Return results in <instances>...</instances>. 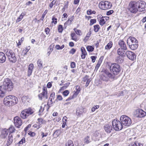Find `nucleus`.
I'll use <instances>...</instances> for the list:
<instances>
[{"label": "nucleus", "mask_w": 146, "mask_h": 146, "mask_svg": "<svg viewBox=\"0 0 146 146\" xmlns=\"http://www.w3.org/2000/svg\"><path fill=\"white\" fill-rule=\"evenodd\" d=\"M57 19L54 17H53L52 19V23H54V24H56L57 23Z\"/></svg>", "instance_id": "obj_50"}, {"label": "nucleus", "mask_w": 146, "mask_h": 146, "mask_svg": "<svg viewBox=\"0 0 146 146\" xmlns=\"http://www.w3.org/2000/svg\"><path fill=\"white\" fill-rule=\"evenodd\" d=\"M115 59L116 62L118 63H121L123 61V60L122 59L123 56H124L125 55H119Z\"/></svg>", "instance_id": "obj_19"}, {"label": "nucleus", "mask_w": 146, "mask_h": 146, "mask_svg": "<svg viewBox=\"0 0 146 146\" xmlns=\"http://www.w3.org/2000/svg\"><path fill=\"white\" fill-rule=\"evenodd\" d=\"M6 55L7 56L9 61L11 62L15 63L17 60L15 54L13 50L11 49H7L6 52Z\"/></svg>", "instance_id": "obj_6"}, {"label": "nucleus", "mask_w": 146, "mask_h": 146, "mask_svg": "<svg viewBox=\"0 0 146 146\" xmlns=\"http://www.w3.org/2000/svg\"><path fill=\"white\" fill-rule=\"evenodd\" d=\"M13 88L11 81L9 78L5 79L3 85L0 86V96L1 98L4 97L7 92L11 91Z\"/></svg>", "instance_id": "obj_1"}, {"label": "nucleus", "mask_w": 146, "mask_h": 146, "mask_svg": "<svg viewBox=\"0 0 146 146\" xmlns=\"http://www.w3.org/2000/svg\"><path fill=\"white\" fill-rule=\"evenodd\" d=\"M102 63V61L100 60H98L97 62V64H96L95 67V70H96V71L100 67Z\"/></svg>", "instance_id": "obj_37"}, {"label": "nucleus", "mask_w": 146, "mask_h": 146, "mask_svg": "<svg viewBox=\"0 0 146 146\" xmlns=\"http://www.w3.org/2000/svg\"><path fill=\"white\" fill-rule=\"evenodd\" d=\"M127 44L130 48L133 50L136 49L138 47V41L134 37L129 36L127 39Z\"/></svg>", "instance_id": "obj_3"}, {"label": "nucleus", "mask_w": 146, "mask_h": 146, "mask_svg": "<svg viewBox=\"0 0 146 146\" xmlns=\"http://www.w3.org/2000/svg\"><path fill=\"white\" fill-rule=\"evenodd\" d=\"M111 72L113 75H116L120 72L121 68L120 65L117 63H113L108 65Z\"/></svg>", "instance_id": "obj_4"}, {"label": "nucleus", "mask_w": 146, "mask_h": 146, "mask_svg": "<svg viewBox=\"0 0 146 146\" xmlns=\"http://www.w3.org/2000/svg\"><path fill=\"white\" fill-rule=\"evenodd\" d=\"M25 138L23 137L22 138L21 140L17 143V145H18V146H19V145H22L24 143H25Z\"/></svg>", "instance_id": "obj_35"}, {"label": "nucleus", "mask_w": 146, "mask_h": 146, "mask_svg": "<svg viewBox=\"0 0 146 146\" xmlns=\"http://www.w3.org/2000/svg\"><path fill=\"white\" fill-rule=\"evenodd\" d=\"M70 82H68L66 83L65 84L64 86H62L61 88V90H64L66 89L70 85Z\"/></svg>", "instance_id": "obj_43"}, {"label": "nucleus", "mask_w": 146, "mask_h": 146, "mask_svg": "<svg viewBox=\"0 0 146 146\" xmlns=\"http://www.w3.org/2000/svg\"><path fill=\"white\" fill-rule=\"evenodd\" d=\"M136 116L137 117L142 118L146 115V112L141 109H137L136 111Z\"/></svg>", "instance_id": "obj_12"}, {"label": "nucleus", "mask_w": 146, "mask_h": 146, "mask_svg": "<svg viewBox=\"0 0 146 146\" xmlns=\"http://www.w3.org/2000/svg\"><path fill=\"white\" fill-rule=\"evenodd\" d=\"M76 51V50L74 48L70 50L69 51V53L70 54H73L75 53Z\"/></svg>", "instance_id": "obj_52"}, {"label": "nucleus", "mask_w": 146, "mask_h": 146, "mask_svg": "<svg viewBox=\"0 0 146 146\" xmlns=\"http://www.w3.org/2000/svg\"><path fill=\"white\" fill-rule=\"evenodd\" d=\"M66 146H74L73 142L71 140H69L66 143Z\"/></svg>", "instance_id": "obj_34"}, {"label": "nucleus", "mask_w": 146, "mask_h": 146, "mask_svg": "<svg viewBox=\"0 0 146 146\" xmlns=\"http://www.w3.org/2000/svg\"><path fill=\"white\" fill-rule=\"evenodd\" d=\"M97 58V56H92L91 57V58L92 59V62L93 63L94 62Z\"/></svg>", "instance_id": "obj_51"}, {"label": "nucleus", "mask_w": 146, "mask_h": 146, "mask_svg": "<svg viewBox=\"0 0 146 146\" xmlns=\"http://www.w3.org/2000/svg\"><path fill=\"white\" fill-rule=\"evenodd\" d=\"M99 107V106L98 105H96L92 108V111L94 112Z\"/></svg>", "instance_id": "obj_53"}, {"label": "nucleus", "mask_w": 146, "mask_h": 146, "mask_svg": "<svg viewBox=\"0 0 146 146\" xmlns=\"http://www.w3.org/2000/svg\"><path fill=\"white\" fill-rule=\"evenodd\" d=\"M91 81L90 78H88L86 81L85 86L86 87L88 86Z\"/></svg>", "instance_id": "obj_59"}, {"label": "nucleus", "mask_w": 146, "mask_h": 146, "mask_svg": "<svg viewBox=\"0 0 146 146\" xmlns=\"http://www.w3.org/2000/svg\"><path fill=\"white\" fill-rule=\"evenodd\" d=\"M106 21H105L104 19H101L99 21V24H100L103 26L104 24L105 23Z\"/></svg>", "instance_id": "obj_42"}, {"label": "nucleus", "mask_w": 146, "mask_h": 146, "mask_svg": "<svg viewBox=\"0 0 146 146\" xmlns=\"http://www.w3.org/2000/svg\"><path fill=\"white\" fill-rule=\"evenodd\" d=\"M47 92L43 91L42 93L38 94V95L39 99L41 100H42V97L44 98V96L46 94H47Z\"/></svg>", "instance_id": "obj_27"}, {"label": "nucleus", "mask_w": 146, "mask_h": 146, "mask_svg": "<svg viewBox=\"0 0 146 146\" xmlns=\"http://www.w3.org/2000/svg\"><path fill=\"white\" fill-rule=\"evenodd\" d=\"M126 54L129 59L132 60H134L136 59V55L134 52L130 51H126Z\"/></svg>", "instance_id": "obj_13"}, {"label": "nucleus", "mask_w": 146, "mask_h": 146, "mask_svg": "<svg viewBox=\"0 0 146 146\" xmlns=\"http://www.w3.org/2000/svg\"><path fill=\"white\" fill-rule=\"evenodd\" d=\"M20 116L23 119H25L27 117L28 115H27V114L25 111V110L22 111L20 114Z\"/></svg>", "instance_id": "obj_25"}, {"label": "nucleus", "mask_w": 146, "mask_h": 146, "mask_svg": "<svg viewBox=\"0 0 146 146\" xmlns=\"http://www.w3.org/2000/svg\"><path fill=\"white\" fill-rule=\"evenodd\" d=\"M104 74H105L107 77H108L109 79H114L115 78V76L113 75V74L111 73V72H110L107 70H104Z\"/></svg>", "instance_id": "obj_16"}, {"label": "nucleus", "mask_w": 146, "mask_h": 146, "mask_svg": "<svg viewBox=\"0 0 146 146\" xmlns=\"http://www.w3.org/2000/svg\"><path fill=\"white\" fill-rule=\"evenodd\" d=\"M113 12V10H110L107 12L106 15L108 16L112 14Z\"/></svg>", "instance_id": "obj_56"}, {"label": "nucleus", "mask_w": 146, "mask_h": 146, "mask_svg": "<svg viewBox=\"0 0 146 146\" xmlns=\"http://www.w3.org/2000/svg\"><path fill=\"white\" fill-rule=\"evenodd\" d=\"M23 18V17H22V15H20L19 17L17 19L16 21V23L19 22Z\"/></svg>", "instance_id": "obj_57"}, {"label": "nucleus", "mask_w": 146, "mask_h": 146, "mask_svg": "<svg viewBox=\"0 0 146 146\" xmlns=\"http://www.w3.org/2000/svg\"><path fill=\"white\" fill-rule=\"evenodd\" d=\"M30 49V46H28L27 48H25V50H23V53H24V56H25L27 54V52H28Z\"/></svg>", "instance_id": "obj_36"}, {"label": "nucleus", "mask_w": 146, "mask_h": 146, "mask_svg": "<svg viewBox=\"0 0 146 146\" xmlns=\"http://www.w3.org/2000/svg\"><path fill=\"white\" fill-rule=\"evenodd\" d=\"M136 6H137V9L139 12H142L146 10V3L143 1L137 2Z\"/></svg>", "instance_id": "obj_9"}, {"label": "nucleus", "mask_w": 146, "mask_h": 146, "mask_svg": "<svg viewBox=\"0 0 146 146\" xmlns=\"http://www.w3.org/2000/svg\"><path fill=\"white\" fill-rule=\"evenodd\" d=\"M90 26H92L93 24H94V23H95L96 22V19H91L90 20Z\"/></svg>", "instance_id": "obj_45"}, {"label": "nucleus", "mask_w": 146, "mask_h": 146, "mask_svg": "<svg viewBox=\"0 0 146 146\" xmlns=\"http://www.w3.org/2000/svg\"><path fill=\"white\" fill-rule=\"evenodd\" d=\"M27 115L28 116L33 114L34 112L33 109H31V108H29L28 109L25 110Z\"/></svg>", "instance_id": "obj_24"}, {"label": "nucleus", "mask_w": 146, "mask_h": 146, "mask_svg": "<svg viewBox=\"0 0 146 146\" xmlns=\"http://www.w3.org/2000/svg\"><path fill=\"white\" fill-rule=\"evenodd\" d=\"M6 57L5 54L2 52H0V63H3L6 60Z\"/></svg>", "instance_id": "obj_17"}, {"label": "nucleus", "mask_w": 146, "mask_h": 146, "mask_svg": "<svg viewBox=\"0 0 146 146\" xmlns=\"http://www.w3.org/2000/svg\"><path fill=\"white\" fill-rule=\"evenodd\" d=\"M63 30L62 25H59L58 27V31L60 33L62 32Z\"/></svg>", "instance_id": "obj_41"}, {"label": "nucleus", "mask_w": 146, "mask_h": 146, "mask_svg": "<svg viewBox=\"0 0 146 146\" xmlns=\"http://www.w3.org/2000/svg\"><path fill=\"white\" fill-rule=\"evenodd\" d=\"M57 99L59 101H61L62 100V98L60 95H58L57 96Z\"/></svg>", "instance_id": "obj_64"}, {"label": "nucleus", "mask_w": 146, "mask_h": 146, "mask_svg": "<svg viewBox=\"0 0 146 146\" xmlns=\"http://www.w3.org/2000/svg\"><path fill=\"white\" fill-rule=\"evenodd\" d=\"M38 66L39 68H42V62L40 59H38L37 62Z\"/></svg>", "instance_id": "obj_40"}, {"label": "nucleus", "mask_w": 146, "mask_h": 146, "mask_svg": "<svg viewBox=\"0 0 146 146\" xmlns=\"http://www.w3.org/2000/svg\"><path fill=\"white\" fill-rule=\"evenodd\" d=\"M38 122L39 123V124L40 125L41 124H42L43 121V119L41 118H39L38 119Z\"/></svg>", "instance_id": "obj_61"}, {"label": "nucleus", "mask_w": 146, "mask_h": 146, "mask_svg": "<svg viewBox=\"0 0 146 146\" xmlns=\"http://www.w3.org/2000/svg\"><path fill=\"white\" fill-rule=\"evenodd\" d=\"M69 94V91L67 90H66L64 91L62 93V94L64 96H67Z\"/></svg>", "instance_id": "obj_49"}, {"label": "nucleus", "mask_w": 146, "mask_h": 146, "mask_svg": "<svg viewBox=\"0 0 146 146\" xmlns=\"http://www.w3.org/2000/svg\"><path fill=\"white\" fill-rule=\"evenodd\" d=\"M101 9L104 10H106L111 8L112 7L111 4L108 1H102L100 3Z\"/></svg>", "instance_id": "obj_11"}, {"label": "nucleus", "mask_w": 146, "mask_h": 146, "mask_svg": "<svg viewBox=\"0 0 146 146\" xmlns=\"http://www.w3.org/2000/svg\"><path fill=\"white\" fill-rule=\"evenodd\" d=\"M33 70H28L27 76H30L32 74Z\"/></svg>", "instance_id": "obj_63"}, {"label": "nucleus", "mask_w": 146, "mask_h": 146, "mask_svg": "<svg viewBox=\"0 0 146 146\" xmlns=\"http://www.w3.org/2000/svg\"><path fill=\"white\" fill-rule=\"evenodd\" d=\"M13 137L11 133H9V135L8 139L7 141V144L8 145H10L13 142Z\"/></svg>", "instance_id": "obj_20"}, {"label": "nucleus", "mask_w": 146, "mask_h": 146, "mask_svg": "<svg viewBox=\"0 0 146 146\" xmlns=\"http://www.w3.org/2000/svg\"><path fill=\"white\" fill-rule=\"evenodd\" d=\"M81 50L82 52V54L81 55L82 58L84 59L85 58L86 55H87V52L84 47H82L81 48Z\"/></svg>", "instance_id": "obj_21"}, {"label": "nucleus", "mask_w": 146, "mask_h": 146, "mask_svg": "<svg viewBox=\"0 0 146 146\" xmlns=\"http://www.w3.org/2000/svg\"><path fill=\"white\" fill-rule=\"evenodd\" d=\"M45 33H46V34L47 35L50 34V29L48 27L46 28L45 29Z\"/></svg>", "instance_id": "obj_54"}, {"label": "nucleus", "mask_w": 146, "mask_h": 146, "mask_svg": "<svg viewBox=\"0 0 146 146\" xmlns=\"http://www.w3.org/2000/svg\"><path fill=\"white\" fill-rule=\"evenodd\" d=\"M8 133L5 129L3 130L1 132V134L0 135V137L1 138L5 139L7 136Z\"/></svg>", "instance_id": "obj_23"}, {"label": "nucleus", "mask_w": 146, "mask_h": 146, "mask_svg": "<svg viewBox=\"0 0 146 146\" xmlns=\"http://www.w3.org/2000/svg\"><path fill=\"white\" fill-rule=\"evenodd\" d=\"M90 136H87L86 137H85L84 139V142L86 143L87 144L88 143H90Z\"/></svg>", "instance_id": "obj_39"}, {"label": "nucleus", "mask_w": 146, "mask_h": 146, "mask_svg": "<svg viewBox=\"0 0 146 146\" xmlns=\"http://www.w3.org/2000/svg\"><path fill=\"white\" fill-rule=\"evenodd\" d=\"M34 67L33 64H31L29 66L28 70H33Z\"/></svg>", "instance_id": "obj_48"}, {"label": "nucleus", "mask_w": 146, "mask_h": 146, "mask_svg": "<svg viewBox=\"0 0 146 146\" xmlns=\"http://www.w3.org/2000/svg\"><path fill=\"white\" fill-rule=\"evenodd\" d=\"M112 45L113 43L112 41H110L106 46L105 49L106 50L110 49L112 47Z\"/></svg>", "instance_id": "obj_30"}, {"label": "nucleus", "mask_w": 146, "mask_h": 146, "mask_svg": "<svg viewBox=\"0 0 146 146\" xmlns=\"http://www.w3.org/2000/svg\"><path fill=\"white\" fill-rule=\"evenodd\" d=\"M56 1H55V0H54L49 4V6L50 8L52 7L53 5L55 4Z\"/></svg>", "instance_id": "obj_46"}, {"label": "nucleus", "mask_w": 146, "mask_h": 146, "mask_svg": "<svg viewBox=\"0 0 146 146\" xmlns=\"http://www.w3.org/2000/svg\"><path fill=\"white\" fill-rule=\"evenodd\" d=\"M112 125L113 129L116 131H119L123 128V124L121 121L118 119H114L112 121Z\"/></svg>", "instance_id": "obj_7"}, {"label": "nucleus", "mask_w": 146, "mask_h": 146, "mask_svg": "<svg viewBox=\"0 0 146 146\" xmlns=\"http://www.w3.org/2000/svg\"><path fill=\"white\" fill-rule=\"evenodd\" d=\"M18 102L17 98L14 96L9 95L6 96L4 99L3 103L7 106H14Z\"/></svg>", "instance_id": "obj_2"}, {"label": "nucleus", "mask_w": 146, "mask_h": 146, "mask_svg": "<svg viewBox=\"0 0 146 146\" xmlns=\"http://www.w3.org/2000/svg\"><path fill=\"white\" fill-rule=\"evenodd\" d=\"M120 120L123 125L125 126H129L132 123L131 119L129 117L125 115H121L120 117Z\"/></svg>", "instance_id": "obj_8"}, {"label": "nucleus", "mask_w": 146, "mask_h": 146, "mask_svg": "<svg viewBox=\"0 0 146 146\" xmlns=\"http://www.w3.org/2000/svg\"><path fill=\"white\" fill-rule=\"evenodd\" d=\"M100 29V26L98 25H96L94 26V30L96 33L99 31Z\"/></svg>", "instance_id": "obj_32"}, {"label": "nucleus", "mask_w": 146, "mask_h": 146, "mask_svg": "<svg viewBox=\"0 0 146 146\" xmlns=\"http://www.w3.org/2000/svg\"><path fill=\"white\" fill-rule=\"evenodd\" d=\"M21 100L25 105H27L28 102L30 100V98L28 96H23L21 98Z\"/></svg>", "instance_id": "obj_15"}, {"label": "nucleus", "mask_w": 146, "mask_h": 146, "mask_svg": "<svg viewBox=\"0 0 146 146\" xmlns=\"http://www.w3.org/2000/svg\"><path fill=\"white\" fill-rule=\"evenodd\" d=\"M70 66L72 68H74L76 67V64L74 62H72L70 64Z\"/></svg>", "instance_id": "obj_55"}, {"label": "nucleus", "mask_w": 146, "mask_h": 146, "mask_svg": "<svg viewBox=\"0 0 146 146\" xmlns=\"http://www.w3.org/2000/svg\"><path fill=\"white\" fill-rule=\"evenodd\" d=\"M118 44L120 48L117 50L118 55H125L126 51L127 50L126 44L123 40H120L118 42Z\"/></svg>", "instance_id": "obj_5"}, {"label": "nucleus", "mask_w": 146, "mask_h": 146, "mask_svg": "<svg viewBox=\"0 0 146 146\" xmlns=\"http://www.w3.org/2000/svg\"><path fill=\"white\" fill-rule=\"evenodd\" d=\"M86 49L89 52H91L94 51V48L91 46H88L86 47Z\"/></svg>", "instance_id": "obj_33"}, {"label": "nucleus", "mask_w": 146, "mask_h": 146, "mask_svg": "<svg viewBox=\"0 0 146 146\" xmlns=\"http://www.w3.org/2000/svg\"><path fill=\"white\" fill-rule=\"evenodd\" d=\"M143 144L138 142H135L134 143H132L129 144L128 146H143Z\"/></svg>", "instance_id": "obj_29"}, {"label": "nucleus", "mask_w": 146, "mask_h": 146, "mask_svg": "<svg viewBox=\"0 0 146 146\" xmlns=\"http://www.w3.org/2000/svg\"><path fill=\"white\" fill-rule=\"evenodd\" d=\"M76 91L74 93V95H75V96H76L80 92L81 90V89L80 88V87L78 86H76Z\"/></svg>", "instance_id": "obj_31"}, {"label": "nucleus", "mask_w": 146, "mask_h": 146, "mask_svg": "<svg viewBox=\"0 0 146 146\" xmlns=\"http://www.w3.org/2000/svg\"><path fill=\"white\" fill-rule=\"evenodd\" d=\"M100 79L101 80L105 82L108 81L109 79L104 74L101 75Z\"/></svg>", "instance_id": "obj_28"}, {"label": "nucleus", "mask_w": 146, "mask_h": 146, "mask_svg": "<svg viewBox=\"0 0 146 146\" xmlns=\"http://www.w3.org/2000/svg\"><path fill=\"white\" fill-rule=\"evenodd\" d=\"M84 111V108L82 106H80V107L77 109L76 113L79 115H80Z\"/></svg>", "instance_id": "obj_22"}, {"label": "nucleus", "mask_w": 146, "mask_h": 146, "mask_svg": "<svg viewBox=\"0 0 146 146\" xmlns=\"http://www.w3.org/2000/svg\"><path fill=\"white\" fill-rule=\"evenodd\" d=\"M137 2H131L129 5V11L133 13H136L138 11L137 6H136Z\"/></svg>", "instance_id": "obj_10"}, {"label": "nucleus", "mask_w": 146, "mask_h": 146, "mask_svg": "<svg viewBox=\"0 0 146 146\" xmlns=\"http://www.w3.org/2000/svg\"><path fill=\"white\" fill-rule=\"evenodd\" d=\"M76 33L79 36H80L82 35L81 31L80 30L78 29V30H77V31L76 32Z\"/></svg>", "instance_id": "obj_62"}, {"label": "nucleus", "mask_w": 146, "mask_h": 146, "mask_svg": "<svg viewBox=\"0 0 146 146\" xmlns=\"http://www.w3.org/2000/svg\"><path fill=\"white\" fill-rule=\"evenodd\" d=\"M91 33H92L91 31V29H90L89 31V32L87 35L86 37H85V38H87V37L88 38H89L90 37V35H91Z\"/></svg>", "instance_id": "obj_60"}, {"label": "nucleus", "mask_w": 146, "mask_h": 146, "mask_svg": "<svg viewBox=\"0 0 146 146\" xmlns=\"http://www.w3.org/2000/svg\"><path fill=\"white\" fill-rule=\"evenodd\" d=\"M112 127L111 125L106 124L104 126V129L106 132L110 133L112 130Z\"/></svg>", "instance_id": "obj_18"}, {"label": "nucleus", "mask_w": 146, "mask_h": 146, "mask_svg": "<svg viewBox=\"0 0 146 146\" xmlns=\"http://www.w3.org/2000/svg\"><path fill=\"white\" fill-rule=\"evenodd\" d=\"M87 13L88 15H90L92 14H95L96 12L95 11H92L91 9H89L87 11Z\"/></svg>", "instance_id": "obj_38"}, {"label": "nucleus", "mask_w": 146, "mask_h": 146, "mask_svg": "<svg viewBox=\"0 0 146 146\" xmlns=\"http://www.w3.org/2000/svg\"><path fill=\"white\" fill-rule=\"evenodd\" d=\"M28 134L31 137H34L35 135V133L34 132H32L31 131H28Z\"/></svg>", "instance_id": "obj_47"}, {"label": "nucleus", "mask_w": 146, "mask_h": 146, "mask_svg": "<svg viewBox=\"0 0 146 146\" xmlns=\"http://www.w3.org/2000/svg\"><path fill=\"white\" fill-rule=\"evenodd\" d=\"M89 76L88 75H86L83 78L82 81L84 82H86L87 81L89 78Z\"/></svg>", "instance_id": "obj_58"}, {"label": "nucleus", "mask_w": 146, "mask_h": 146, "mask_svg": "<svg viewBox=\"0 0 146 146\" xmlns=\"http://www.w3.org/2000/svg\"><path fill=\"white\" fill-rule=\"evenodd\" d=\"M61 133V132L60 130H56L54 132L53 135V136H54V137L56 138L60 135Z\"/></svg>", "instance_id": "obj_26"}, {"label": "nucleus", "mask_w": 146, "mask_h": 146, "mask_svg": "<svg viewBox=\"0 0 146 146\" xmlns=\"http://www.w3.org/2000/svg\"><path fill=\"white\" fill-rule=\"evenodd\" d=\"M47 10H45V11H44L42 15V17L40 19V20H41V21H43V20L44 19V17L45 16V15L46 14V13L47 12Z\"/></svg>", "instance_id": "obj_44"}, {"label": "nucleus", "mask_w": 146, "mask_h": 146, "mask_svg": "<svg viewBox=\"0 0 146 146\" xmlns=\"http://www.w3.org/2000/svg\"><path fill=\"white\" fill-rule=\"evenodd\" d=\"M14 120L15 126L19 128L22 124V120L21 118L18 116H16L14 117Z\"/></svg>", "instance_id": "obj_14"}]
</instances>
